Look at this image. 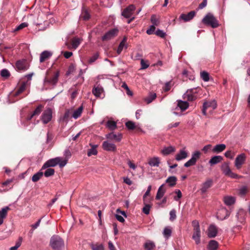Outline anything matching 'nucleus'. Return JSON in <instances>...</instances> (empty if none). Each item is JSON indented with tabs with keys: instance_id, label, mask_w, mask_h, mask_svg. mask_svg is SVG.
Masks as SVG:
<instances>
[{
	"instance_id": "f257e3e1",
	"label": "nucleus",
	"mask_w": 250,
	"mask_h": 250,
	"mask_svg": "<svg viewBox=\"0 0 250 250\" xmlns=\"http://www.w3.org/2000/svg\"><path fill=\"white\" fill-rule=\"evenodd\" d=\"M67 162V160L63 159L61 157H56L55 158L51 159L46 161L43 166L42 169H46L49 167H54L59 165L60 167L65 166Z\"/></svg>"
},
{
	"instance_id": "f03ea898",
	"label": "nucleus",
	"mask_w": 250,
	"mask_h": 250,
	"mask_svg": "<svg viewBox=\"0 0 250 250\" xmlns=\"http://www.w3.org/2000/svg\"><path fill=\"white\" fill-rule=\"evenodd\" d=\"M50 245L54 250H62L64 247V242L58 236H53L50 239Z\"/></svg>"
},
{
	"instance_id": "7ed1b4c3",
	"label": "nucleus",
	"mask_w": 250,
	"mask_h": 250,
	"mask_svg": "<svg viewBox=\"0 0 250 250\" xmlns=\"http://www.w3.org/2000/svg\"><path fill=\"white\" fill-rule=\"evenodd\" d=\"M202 22L207 25H209L212 28H216L218 26L219 24L217 20L210 13L207 14L202 20Z\"/></svg>"
},
{
	"instance_id": "20e7f679",
	"label": "nucleus",
	"mask_w": 250,
	"mask_h": 250,
	"mask_svg": "<svg viewBox=\"0 0 250 250\" xmlns=\"http://www.w3.org/2000/svg\"><path fill=\"white\" fill-rule=\"evenodd\" d=\"M193 227V233L192 239L195 241L196 244L200 243L201 231L199 222L196 220H194L192 223Z\"/></svg>"
},
{
	"instance_id": "39448f33",
	"label": "nucleus",
	"mask_w": 250,
	"mask_h": 250,
	"mask_svg": "<svg viewBox=\"0 0 250 250\" xmlns=\"http://www.w3.org/2000/svg\"><path fill=\"white\" fill-rule=\"evenodd\" d=\"M58 73H56L51 78H45L44 80V86L46 88L55 86L58 81Z\"/></svg>"
},
{
	"instance_id": "423d86ee",
	"label": "nucleus",
	"mask_w": 250,
	"mask_h": 250,
	"mask_svg": "<svg viewBox=\"0 0 250 250\" xmlns=\"http://www.w3.org/2000/svg\"><path fill=\"white\" fill-rule=\"evenodd\" d=\"M201 153L199 151H195L192 153L191 158L184 164V166L188 167L196 164L197 161L200 158Z\"/></svg>"
},
{
	"instance_id": "0eeeda50",
	"label": "nucleus",
	"mask_w": 250,
	"mask_h": 250,
	"mask_svg": "<svg viewBox=\"0 0 250 250\" xmlns=\"http://www.w3.org/2000/svg\"><path fill=\"white\" fill-rule=\"evenodd\" d=\"M217 107V104L215 101L205 102L203 104L202 113L204 115L207 114V109H209V111L212 112Z\"/></svg>"
},
{
	"instance_id": "6e6552de",
	"label": "nucleus",
	"mask_w": 250,
	"mask_h": 250,
	"mask_svg": "<svg viewBox=\"0 0 250 250\" xmlns=\"http://www.w3.org/2000/svg\"><path fill=\"white\" fill-rule=\"evenodd\" d=\"M221 169L226 175H227L232 178H237L238 177L237 174L232 172L231 171L229 167V163H225L222 165Z\"/></svg>"
},
{
	"instance_id": "1a4fd4ad",
	"label": "nucleus",
	"mask_w": 250,
	"mask_h": 250,
	"mask_svg": "<svg viewBox=\"0 0 250 250\" xmlns=\"http://www.w3.org/2000/svg\"><path fill=\"white\" fill-rule=\"evenodd\" d=\"M16 68L18 71H26L29 68V64L25 59L18 61L16 63Z\"/></svg>"
},
{
	"instance_id": "9d476101",
	"label": "nucleus",
	"mask_w": 250,
	"mask_h": 250,
	"mask_svg": "<svg viewBox=\"0 0 250 250\" xmlns=\"http://www.w3.org/2000/svg\"><path fill=\"white\" fill-rule=\"evenodd\" d=\"M52 110L49 108L43 112L42 116V120L43 124H46L51 121L52 117Z\"/></svg>"
},
{
	"instance_id": "9b49d317",
	"label": "nucleus",
	"mask_w": 250,
	"mask_h": 250,
	"mask_svg": "<svg viewBox=\"0 0 250 250\" xmlns=\"http://www.w3.org/2000/svg\"><path fill=\"white\" fill-rule=\"evenodd\" d=\"M118 30L117 28L112 29L108 31L107 32H106L105 34V35L102 37V40L103 41L110 40L113 39L116 36H117L118 34Z\"/></svg>"
},
{
	"instance_id": "f8f14e48",
	"label": "nucleus",
	"mask_w": 250,
	"mask_h": 250,
	"mask_svg": "<svg viewBox=\"0 0 250 250\" xmlns=\"http://www.w3.org/2000/svg\"><path fill=\"white\" fill-rule=\"evenodd\" d=\"M246 156L244 153H241L238 155L235 160V166L237 169H240L242 165L246 161Z\"/></svg>"
},
{
	"instance_id": "ddd939ff",
	"label": "nucleus",
	"mask_w": 250,
	"mask_h": 250,
	"mask_svg": "<svg viewBox=\"0 0 250 250\" xmlns=\"http://www.w3.org/2000/svg\"><path fill=\"white\" fill-rule=\"evenodd\" d=\"M229 215L228 210L226 208H222L218 210L216 217L218 219L223 220L227 218Z\"/></svg>"
},
{
	"instance_id": "4468645a",
	"label": "nucleus",
	"mask_w": 250,
	"mask_h": 250,
	"mask_svg": "<svg viewBox=\"0 0 250 250\" xmlns=\"http://www.w3.org/2000/svg\"><path fill=\"white\" fill-rule=\"evenodd\" d=\"M135 7L134 5H130L124 10L122 13V15L125 18H131L134 11L135 10Z\"/></svg>"
},
{
	"instance_id": "2eb2a0df",
	"label": "nucleus",
	"mask_w": 250,
	"mask_h": 250,
	"mask_svg": "<svg viewBox=\"0 0 250 250\" xmlns=\"http://www.w3.org/2000/svg\"><path fill=\"white\" fill-rule=\"evenodd\" d=\"M103 148L104 150L108 151H115L116 150V145L108 141H104L103 142Z\"/></svg>"
},
{
	"instance_id": "dca6fc26",
	"label": "nucleus",
	"mask_w": 250,
	"mask_h": 250,
	"mask_svg": "<svg viewBox=\"0 0 250 250\" xmlns=\"http://www.w3.org/2000/svg\"><path fill=\"white\" fill-rule=\"evenodd\" d=\"M92 93L96 97L103 98L104 96L103 88L100 85L94 87Z\"/></svg>"
},
{
	"instance_id": "f3484780",
	"label": "nucleus",
	"mask_w": 250,
	"mask_h": 250,
	"mask_svg": "<svg viewBox=\"0 0 250 250\" xmlns=\"http://www.w3.org/2000/svg\"><path fill=\"white\" fill-rule=\"evenodd\" d=\"M106 138L110 140H115L117 142H120L122 138V135L121 133H118L117 134H114L113 132H111L106 134Z\"/></svg>"
},
{
	"instance_id": "a211bd4d",
	"label": "nucleus",
	"mask_w": 250,
	"mask_h": 250,
	"mask_svg": "<svg viewBox=\"0 0 250 250\" xmlns=\"http://www.w3.org/2000/svg\"><path fill=\"white\" fill-rule=\"evenodd\" d=\"M81 42L80 39L78 38H74L71 41V45L68 44L66 43V45L67 46V48L69 49L72 48L76 49L80 45Z\"/></svg>"
},
{
	"instance_id": "6ab92c4d",
	"label": "nucleus",
	"mask_w": 250,
	"mask_h": 250,
	"mask_svg": "<svg viewBox=\"0 0 250 250\" xmlns=\"http://www.w3.org/2000/svg\"><path fill=\"white\" fill-rule=\"evenodd\" d=\"M212 180L211 179H208L202 185L201 191L202 193H205L207 190L210 188L212 185Z\"/></svg>"
},
{
	"instance_id": "aec40b11",
	"label": "nucleus",
	"mask_w": 250,
	"mask_h": 250,
	"mask_svg": "<svg viewBox=\"0 0 250 250\" xmlns=\"http://www.w3.org/2000/svg\"><path fill=\"white\" fill-rule=\"evenodd\" d=\"M195 15V12L194 11H190L187 14H182L180 15V19L185 21H188L193 18Z\"/></svg>"
},
{
	"instance_id": "412c9836",
	"label": "nucleus",
	"mask_w": 250,
	"mask_h": 250,
	"mask_svg": "<svg viewBox=\"0 0 250 250\" xmlns=\"http://www.w3.org/2000/svg\"><path fill=\"white\" fill-rule=\"evenodd\" d=\"M188 156V153L184 149H181L179 153L175 156V159L177 161H180L186 159Z\"/></svg>"
},
{
	"instance_id": "4be33fe9",
	"label": "nucleus",
	"mask_w": 250,
	"mask_h": 250,
	"mask_svg": "<svg viewBox=\"0 0 250 250\" xmlns=\"http://www.w3.org/2000/svg\"><path fill=\"white\" fill-rule=\"evenodd\" d=\"M9 209L8 207H5L0 210V226L3 223V220L6 217L7 211Z\"/></svg>"
},
{
	"instance_id": "5701e85b",
	"label": "nucleus",
	"mask_w": 250,
	"mask_h": 250,
	"mask_svg": "<svg viewBox=\"0 0 250 250\" xmlns=\"http://www.w3.org/2000/svg\"><path fill=\"white\" fill-rule=\"evenodd\" d=\"M52 55V53L48 51H44L40 55V62H42L46 60L49 58Z\"/></svg>"
},
{
	"instance_id": "b1692460",
	"label": "nucleus",
	"mask_w": 250,
	"mask_h": 250,
	"mask_svg": "<svg viewBox=\"0 0 250 250\" xmlns=\"http://www.w3.org/2000/svg\"><path fill=\"white\" fill-rule=\"evenodd\" d=\"M148 163L151 167H158L160 163V160L159 157H154L149 159Z\"/></svg>"
},
{
	"instance_id": "393cba45",
	"label": "nucleus",
	"mask_w": 250,
	"mask_h": 250,
	"mask_svg": "<svg viewBox=\"0 0 250 250\" xmlns=\"http://www.w3.org/2000/svg\"><path fill=\"white\" fill-rule=\"evenodd\" d=\"M217 230L216 227L214 225H210L208 229V235L209 237H214L217 234Z\"/></svg>"
},
{
	"instance_id": "a878e982",
	"label": "nucleus",
	"mask_w": 250,
	"mask_h": 250,
	"mask_svg": "<svg viewBox=\"0 0 250 250\" xmlns=\"http://www.w3.org/2000/svg\"><path fill=\"white\" fill-rule=\"evenodd\" d=\"M127 41V38L125 37L123 40L122 41V42H120L119 46H118V49H117V53L118 54H120L121 52L122 51V50H123V49L124 48H126L127 47V46H126V42Z\"/></svg>"
},
{
	"instance_id": "bb28decb",
	"label": "nucleus",
	"mask_w": 250,
	"mask_h": 250,
	"mask_svg": "<svg viewBox=\"0 0 250 250\" xmlns=\"http://www.w3.org/2000/svg\"><path fill=\"white\" fill-rule=\"evenodd\" d=\"M177 103L178 107H179L182 111H185L189 106L188 103L186 101L178 100Z\"/></svg>"
},
{
	"instance_id": "cd10ccee",
	"label": "nucleus",
	"mask_w": 250,
	"mask_h": 250,
	"mask_svg": "<svg viewBox=\"0 0 250 250\" xmlns=\"http://www.w3.org/2000/svg\"><path fill=\"white\" fill-rule=\"evenodd\" d=\"M223 160V157L221 156H215L212 157L209 161V163L210 165H214L217 164Z\"/></svg>"
},
{
	"instance_id": "c85d7f7f",
	"label": "nucleus",
	"mask_w": 250,
	"mask_h": 250,
	"mask_svg": "<svg viewBox=\"0 0 250 250\" xmlns=\"http://www.w3.org/2000/svg\"><path fill=\"white\" fill-rule=\"evenodd\" d=\"M144 246L146 250H153L155 248V244L153 241L147 240L145 242Z\"/></svg>"
},
{
	"instance_id": "c756f323",
	"label": "nucleus",
	"mask_w": 250,
	"mask_h": 250,
	"mask_svg": "<svg viewBox=\"0 0 250 250\" xmlns=\"http://www.w3.org/2000/svg\"><path fill=\"white\" fill-rule=\"evenodd\" d=\"M224 201L226 205L230 206L235 202V198L232 196H227L224 198Z\"/></svg>"
},
{
	"instance_id": "7c9ffc66",
	"label": "nucleus",
	"mask_w": 250,
	"mask_h": 250,
	"mask_svg": "<svg viewBox=\"0 0 250 250\" xmlns=\"http://www.w3.org/2000/svg\"><path fill=\"white\" fill-rule=\"evenodd\" d=\"M164 185H162L158 188L156 196V199L157 200L160 199L164 195L166 190L164 188Z\"/></svg>"
},
{
	"instance_id": "2f4dec72",
	"label": "nucleus",
	"mask_w": 250,
	"mask_h": 250,
	"mask_svg": "<svg viewBox=\"0 0 250 250\" xmlns=\"http://www.w3.org/2000/svg\"><path fill=\"white\" fill-rule=\"evenodd\" d=\"M226 146L225 144H219L216 145L212 149L215 153H220L225 149Z\"/></svg>"
},
{
	"instance_id": "473e14b6",
	"label": "nucleus",
	"mask_w": 250,
	"mask_h": 250,
	"mask_svg": "<svg viewBox=\"0 0 250 250\" xmlns=\"http://www.w3.org/2000/svg\"><path fill=\"white\" fill-rule=\"evenodd\" d=\"M175 149L172 146L164 147L162 150L161 153L164 155H167L175 151Z\"/></svg>"
},
{
	"instance_id": "72a5a7b5",
	"label": "nucleus",
	"mask_w": 250,
	"mask_h": 250,
	"mask_svg": "<svg viewBox=\"0 0 250 250\" xmlns=\"http://www.w3.org/2000/svg\"><path fill=\"white\" fill-rule=\"evenodd\" d=\"M171 232H172L171 228L169 226H167L165 228V229L163 230V235L165 237V238L167 239L170 237Z\"/></svg>"
},
{
	"instance_id": "f704fd0d",
	"label": "nucleus",
	"mask_w": 250,
	"mask_h": 250,
	"mask_svg": "<svg viewBox=\"0 0 250 250\" xmlns=\"http://www.w3.org/2000/svg\"><path fill=\"white\" fill-rule=\"evenodd\" d=\"M83 110V107L82 106H80L78 109L74 110L72 113V117L76 119L81 116Z\"/></svg>"
},
{
	"instance_id": "c9c22d12",
	"label": "nucleus",
	"mask_w": 250,
	"mask_h": 250,
	"mask_svg": "<svg viewBox=\"0 0 250 250\" xmlns=\"http://www.w3.org/2000/svg\"><path fill=\"white\" fill-rule=\"evenodd\" d=\"M43 106L42 105H39L34 111L33 113L28 117V120H30L32 118L35 116H38L41 113Z\"/></svg>"
},
{
	"instance_id": "e433bc0d",
	"label": "nucleus",
	"mask_w": 250,
	"mask_h": 250,
	"mask_svg": "<svg viewBox=\"0 0 250 250\" xmlns=\"http://www.w3.org/2000/svg\"><path fill=\"white\" fill-rule=\"evenodd\" d=\"M177 178L175 176H170L166 181L169 186L173 187L176 184Z\"/></svg>"
},
{
	"instance_id": "4c0bfd02",
	"label": "nucleus",
	"mask_w": 250,
	"mask_h": 250,
	"mask_svg": "<svg viewBox=\"0 0 250 250\" xmlns=\"http://www.w3.org/2000/svg\"><path fill=\"white\" fill-rule=\"evenodd\" d=\"M90 146H91V148L89 149L87 152V155L88 156H90L92 155H97L98 152L96 149L98 146L97 145H93L90 144Z\"/></svg>"
},
{
	"instance_id": "58836bf2",
	"label": "nucleus",
	"mask_w": 250,
	"mask_h": 250,
	"mask_svg": "<svg viewBox=\"0 0 250 250\" xmlns=\"http://www.w3.org/2000/svg\"><path fill=\"white\" fill-rule=\"evenodd\" d=\"M156 98V94L155 93H150L147 97L145 98L144 100L147 104H149L151 103Z\"/></svg>"
},
{
	"instance_id": "ea45409f",
	"label": "nucleus",
	"mask_w": 250,
	"mask_h": 250,
	"mask_svg": "<svg viewBox=\"0 0 250 250\" xmlns=\"http://www.w3.org/2000/svg\"><path fill=\"white\" fill-rule=\"evenodd\" d=\"M218 247V243L215 240H211L208 244V249L209 250H215Z\"/></svg>"
},
{
	"instance_id": "a19ab883",
	"label": "nucleus",
	"mask_w": 250,
	"mask_h": 250,
	"mask_svg": "<svg viewBox=\"0 0 250 250\" xmlns=\"http://www.w3.org/2000/svg\"><path fill=\"white\" fill-rule=\"evenodd\" d=\"M71 114V111L70 110H67L65 112L63 116L61 118V120L63 122L67 123V122L68 121V120L70 117Z\"/></svg>"
},
{
	"instance_id": "79ce46f5",
	"label": "nucleus",
	"mask_w": 250,
	"mask_h": 250,
	"mask_svg": "<svg viewBox=\"0 0 250 250\" xmlns=\"http://www.w3.org/2000/svg\"><path fill=\"white\" fill-rule=\"evenodd\" d=\"M43 176V172L39 171L35 173L32 177V181L34 182L38 181Z\"/></svg>"
},
{
	"instance_id": "37998d69",
	"label": "nucleus",
	"mask_w": 250,
	"mask_h": 250,
	"mask_svg": "<svg viewBox=\"0 0 250 250\" xmlns=\"http://www.w3.org/2000/svg\"><path fill=\"white\" fill-rule=\"evenodd\" d=\"M26 85V83L24 82L22 83L21 85L20 86L18 90L15 92V96H17L21 93L25 89Z\"/></svg>"
},
{
	"instance_id": "c03bdc74",
	"label": "nucleus",
	"mask_w": 250,
	"mask_h": 250,
	"mask_svg": "<svg viewBox=\"0 0 250 250\" xmlns=\"http://www.w3.org/2000/svg\"><path fill=\"white\" fill-rule=\"evenodd\" d=\"M107 127L110 130H113L116 128V123L114 121H108L106 123Z\"/></svg>"
},
{
	"instance_id": "a18cd8bd",
	"label": "nucleus",
	"mask_w": 250,
	"mask_h": 250,
	"mask_svg": "<svg viewBox=\"0 0 250 250\" xmlns=\"http://www.w3.org/2000/svg\"><path fill=\"white\" fill-rule=\"evenodd\" d=\"M22 241V237H19L18 241L16 242L15 245L11 247L10 250H17L21 246Z\"/></svg>"
},
{
	"instance_id": "49530a36",
	"label": "nucleus",
	"mask_w": 250,
	"mask_h": 250,
	"mask_svg": "<svg viewBox=\"0 0 250 250\" xmlns=\"http://www.w3.org/2000/svg\"><path fill=\"white\" fill-rule=\"evenodd\" d=\"M91 248L92 250H104V245L102 244H92Z\"/></svg>"
},
{
	"instance_id": "de8ad7c7",
	"label": "nucleus",
	"mask_w": 250,
	"mask_h": 250,
	"mask_svg": "<svg viewBox=\"0 0 250 250\" xmlns=\"http://www.w3.org/2000/svg\"><path fill=\"white\" fill-rule=\"evenodd\" d=\"M201 78L205 82H208L209 79V74L206 71H202L200 73Z\"/></svg>"
},
{
	"instance_id": "09e8293b",
	"label": "nucleus",
	"mask_w": 250,
	"mask_h": 250,
	"mask_svg": "<svg viewBox=\"0 0 250 250\" xmlns=\"http://www.w3.org/2000/svg\"><path fill=\"white\" fill-rule=\"evenodd\" d=\"M151 22H152L153 25L155 26H158L159 24V18L155 15H153L151 17Z\"/></svg>"
},
{
	"instance_id": "8fccbe9b",
	"label": "nucleus",
	"mask_w": 250,
	"mask_h": 250,
	"mask_svg": "<svg viewBox=\"0 0 250 250\" xmlns=\"http://www.w3.org/2000/svg\"><path fill=\"white\" fill-rule=\"evenodd\" d=\"M99 55L98 53H95L93 55L90 57L88 61L89 64H92L94 62L99 58Z\"/></svg>"
},
{
	"instance_id": "3c124183",
	"label": "nucleus",
	"mask_w": 250,
	"mask_h": 250,
	"mask_svg": "<svg viewBox=\"0 0 250 250\" xmlns=\"http://www.w3.org/2000/svg\"><path fill=\"white\" fill-rule=\"evenodd\" d=\"M185 98H187L188 101H193L195 99V96L190 93V91L188 90L184 94Z\"/></svg>"
},
{
	"instance_id": "603ef678",
	"label": "nucleus",
	"mask_w": 250,
	"mask_h": 250,
	"mask_svg": "<svg viewBox=\"0 0 250 250\" xmlns=\"http://www.w3.org/2000/svg\"><path fill=\"white\" fill-rule=\"evenodd\" d=\"M28 26V23L26 22H22L18 25L16 28H15L13 32H15L22 29L23 28L27 27Z\"/></svg>"
},
{
	"instance_id": "864d4df0",
	"label": "nucleus",
	"mask_w": 250,
	"mask_h": 250,
	"mask_svg": "<svg viewBox=\"0 0 250 250\" xmlns=\"http://www.w3.org/2000/svg\"><path fill=\"white\" fill-rule=\"evenodd\" d=\"M0 75L1 77L4 78H8L10 76V73L7 69H3L1 70Z\"/></svg>"
},
{
	"instance_id": "5fc2aeb1",
	"label": "nucleus",
	"mask_w": 250,
	"mask_h": 250,
	"mask_svg": "<svg viewBox=\"0 0 250 250\" xmlns=\"http://www.w3.org/2000/svg\"><path fill=\"white\" fill-rule=\"evenodd\" d=\"M54 172L55 170L54 169L47 168L44 172V176L46 177H48L54 175Z\"/></svg>"
},
{
	"instance_id": "6e6d98bb",
	"label": "nucleus",
	"mask_w": 250,
	"mask_h": 250,
	"mask_svg": "<svg viewBox=\"0 0 250 250\" xmlns=\"http://www.w3.org/2000/svg\"><path fill=\"white\" fill-rule=\"evenodd\" d=\"M125 125L128 129L132 130L135 128V125L134 122L128 121L125 123Z\"/></svg>"
},
{
	"instance_id": "4d7b16f0",
	"label": "nucleus",
	"mask_w": 250,
	"mask_h": 250,
	"mask_svg": "<svg viewBox=\"0 0 250 250\" xmlns=\"http://www.w3.org/2000/svg\"><path fill=\"white\" fill-rule=\"evenodd\" d=\"M81 17L84 20H88L90 18V15L87 11H85L82 13Z\"/></svg>"
},
{
	"instance_id": "13d9d810",
	"label": "nucleus",
	"mask_w": 250,
	"mask_h": 250,
	"mask_svg": "<svg viewBox=\"0 0 250 250\" xmlns=\"http://www.w3.org/2000/svg\"><path fill=\"white\" fill-rule=\"evenodd\" d=\"M141 69H146L149 66V64L147 62H146L143 59H142L141 61Z\"/></svg>"
},
{
	"instance_id": "bf43d9fd",
	"label": "nucleus",
	"mask_w": 250,
	"mask_h": 250,
	"mask_svg": "<svg viewBox=\"0 0 250 250\" xmlns=\"http://www.w3.org/2000/svg\"><path fill=\"white\" fill-rule=\"evenodd\" d=\"M150 208L151 206L149 205H145V207L143 208V212L146 214H148L149 213Z\"/></svg>"
},
{
	"instance_id": "052dcab7",
	"label": "nucleus",
	"mask_w": 250,
	"mask_h": 250,
	"mask_svg": "<svg viewBox=\"0 0 250 250\" xmlns=\"http://www.w3.org/2000/svg\"><path fill=\"white\" fill-rule=\"evenodd\" d=\"M155 25H151L149 28L146 30V33L148 35L152 34L155 30Z\"/></svg>"
},
{
	"instance_id": "680f3d73",
	"label": "nucleus",
	"mask_w": 250,
	"mask_h": 250,
	"mask_svg": "<svg viewBox=\"0 0 250 250\" xmlns=\"http://www.w3.org/2000/svg\"><path fill=\"white\" fill-rule=\"evenodd\" d=\"M170 221L174 220L176 218V211L174 209H172L170 211L169 213Z\"/></svg>"
},
{
	"instance_id": "e2e57ef3",
	"label": "nucleus",
	"mask_w": 250,
	"mask_h": 250,
	"mask_svg": "<svg viewBox=\"0 0 250 250\" xmlns=\"http://www.w3.org/2000/svg\"><path fill=\"white\" fill-rule=\"evenodd\" d=\"M175 193L177 194L176 197H174L175 201H178L182 197V194L181 191L179 189H177L175 191Z\"/></svg>"
},
{
	"instance_id": "0e129e2a",
	"label": "nucleus",
	"mask_w": 250,
	"mask_h": 250,
	"mask_svg": "<svg viewBox=\"0 0 250 250\" xmlns=\"http://www.w3.org/2000/svg\"><path fill=\"white\" fill-rule=\"evenodd\" d=\"M211 145H207L203 147L202 150L205 153H208L209 150H211Z\"/></svg>"
},
{
	"instance_id": "69168bd1",
	"label": "nucleus",
	"mask_w": 250,
	"mask_h": 250,
	"mask_svg": "<svg viewBox=\"0 0 250 250\" xmlns=\"http://www.w3.org/2000/svg\"><path fill=\"white\" fill-rule=\"evenodd\" d=\"M155 34L156 35H157L158 36H159L161 38L165 37V36L166 35V33L163 31L160 30V29H158L156 31Z\"/></svg>"
},
{
	"instance_id": "338daca9",
	"label": "nucleus",
	"mask_w": 250,
	"mask_h": 250,
	"mask_svg": "<svg viewBox=\"0 0 250 250\" xmlns=\"http://www.w3.org/2000/svg\"><path fill=\"white\" fill-rule=\"evenodd\" d=\"M170 82H167L166 83L165 86L163 87V90L165 91H168L170 89Z\"/></svg>"
},
{
	"instance_id": "774afa93",
	"label": "nucleus",
	"mask_w": 250,
	"mask_h": 250,
	"mask_svg": "<svg viewBox=\"0 0 250 250\" xmlns=\"http://www.w3.org/2000/svg\"><path fill=\"white\" fill-rule=\"evenodd\" d=\"M41 222V219H40L35 224L31 225V227H32L33 230L37 229L40 226Z\"/></svg>"
}]
</instances>
